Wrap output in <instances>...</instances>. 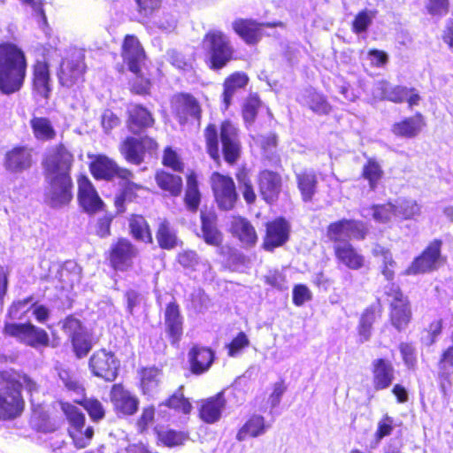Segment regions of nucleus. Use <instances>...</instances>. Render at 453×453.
<instances>
[{
  "label": "nucleus",
  "mask_w": 453,
  "mask_h": 453,
  "mask_svg": "<svg viewBox=\"0 0 453 453\" xmlns=\"http://www.w3.org/2000/svg\"><path fill=\"white\" fill-rule=\"evenodd\" d=\"M3 380L0 384V419H14L21 415L24 410V399L20 389L23 388L31 395L37 392V384L27 374L14 371H4L1 373Z\"/></svg>",
  "instance_id": "nucleus-1"
},
{
  "label": "nucleus",
  "mask_w": 453,
  "mask_h": 453,
  "mask_svg": "<svg viewBox=\"0 0 453 453\" xmlns=\"http://www.w3.org/2000/svg\"><path fill=\"white\" fill-rule=\"evenodd\" d=\"M27 60L21 49L12 43L0 44V90L10 95L23 86Z\"/></svg>",
  "instance_id": "nucleus-2"
},
{
  "label": "nucleus",
  "mask_w": 453,
  "mask_h": 453,
  "mask_svg": "<svg viewBox=\"0 0 453 453\" xmlns=\"http://www.w3.org/2000/svg\"><path fill=\"white\" fill-rule=\"evenodd\" d=\"M90 171L97 180H111L118 177L122 180V190L115 197V206L118 213L125 211V203L130 202L135 197L136 191L142 188V186L132 181L134 174L126 168H120L110 158L99 156L90 165Z\"/></svg>",
  "instance_id": "nucleus-3"
},
{
  "label": "nucleus",
  "mask_w": 453,
  "mask_h": 453,
  "mask_svg": "<svg viewBox=\"0 0 453 453\" xmlns=\"http://www.w3.org/2000/svg\"><path fill=\"white\" fill-rule=\"evenodd\" d=\"M203 47L206 50L209 66L212 70H220L234 59L235 50L231 39L220 30H209L203 39Z\"/></svg>",
  "instance_id": "nucleus-4"
},
{
  "label": "nucleus",
  "mask_w": 453,
  "mask_h": 453,
  "mask_svg": "<svg viewBox=\"0 0 453 453\" xmlns=\"http://www.w3.org/2000/svg\"><path fill=\"white\" fill-rule=\"evenodd\" d=\"M385 294L390 304V321L392 326L399 332L404 330L409 325L412 312L408 297L395 284L385 287Z\"/></svg>",
  "instance_id": "nucleus-5"
},
{
  "label": "nucleus",
  "mask_w": 453,
  "mask_h": 453,
  "mask_svg": "<svg viewBox=\"0 0 453 453\" xmlns=\"http://www.w3.org/2000/svg\"><path fill=\"white\" fill-rule=\"evenodd\" d=\"M4 332L16 338L18 342L34 349L48 347L50 336L48 333L32 323H6Z\"/></svg>",
  "instance_id": "nucleus-6"
},
{
  "label": "nucleus",
  "mask_w": 453,
  "mask_h": 453,
  "mask_svg": "<svg viewBox=\"0 0 453 453\" xmlns=\"http://www.w3.org/2000/svg\"><path fill=\"white\" fill-rule=\"evenodd\" d=\"M49 187L45 192V202L54 209L67 205L73 199V181L70 174L46 175Z\"/></svg>",
  "instance_id": "nucleus-7"
},
{
  "label": "nucleus",
  "mask_w": 453,
  "mask_h": 453,
  "mask_svg": "<svg viewBox=\"0 0 453 453\" xmlns=\"http://www.w3.org/2000/svg\"><path fill=\"white\" fill-rule=\"evenodd\" d=\"M367 227L358 220L341 219L327 226L326 236L334 244L349 242V239L364 240L367 234Z\"/></svg>",
  "instance_id": "nucleus-8"
},
{
  "label": "nucleus",
  "mask_w": 453,
  "mask_h": 453,
  "mask_svg": "<svg viewBox=\"0 0 453 453\" xmlns=\"http://www.w3.org/2000/svg\"><path fill=\"white\" fill-rule=\"evenodd\" d=\"M62 330L70 339L77 357L87 356L92 348V342L81 322L73 316H68L62 321Z\"/></svg>",
  "instance_id": "nucleus-9"
},
{
  "label": "nucleus",
  "mask_w": 453,
  "mask_h": 453,
  "mask_svg": "<svg viewBox=\"0 0 453 453\" xmlns=\"http://www.w3.org/2000/svg\"><path fill=\"white\" fill-rule=\"evenodd\" d=\"M211 188L220 210H232L238 199L235 184L231 177L213 173L211 177Z\"/></svg>",
  "instance_id": "nucleus-10"
},
{
  "label": "nucleus",
  "mask_w": 453,
  "mask_h": 453,
  "mask_svg": "<svg viewBox=\"0 0 453 453\" xmlns=\"http://www.w3.org/2000/svg\"><path fill=\"white\" fill-rule=\"evenodd\" d=\"M441 241L434 240L405 270L406 275L427 273L438 269L441 259Z\"/></svg>",
  "instance_id": "nucleus-11"
},
{
  "label": "nucleus",
  "mask_w": 453,
  "mask_h": 453,
  "mask_svg": "<svg viewBox=\"0 0 453 453\" xmlns=\"http://www.w3.org/2000/svg\"><path fill=\"white\" fill-rule=\"evenodd\" d=\"M84 55L81 51H75L61 63L58 77L63 87L71 88L83 81L85 73Z\"/></svg>",
  "instance_id": "nucleus-12"
},
{
  "label": "nucleus",
  "mask_w": 453,
  "mask_h": 453,
  "mask_svg": "<svg viewBox=\"0 0 453 453\" xmlns=\"http://www.w3.org/2000/svg\"><path fill=\"white\" fill-rule=\"evenodd\" d=\"M119 362L111 351L100 349L96 351L89 359L92 373L106 381H113L118 376Z\"/></svg>",
  "instance_id": "nucleus-13"
},
{
  "label": "nucleus",
  "mask_w": 453,
  "mask_h": 453,
  "mask_svg": "<svg viewBox=\"0 0 453 453\" xmlns=\"http://www.w3.org/2000/svg\"><path fill=\"white\" fill-rule=\"evenodd\" d=\"M73 161V155L64 145L52 148L43 162L46 175L70 174Z\"/></svg>",
  "instance_id": "nucleus-14"
},
{
  "label": "nucleus",
  "mask_w": 453,
  "mask_h": 453,
  "mask_svg": "<svg viewBox=\"0 0 453 453\" xmlns=\"http://www.w3.org/2000/svg\"><path fill=\"white\" fill-rule=\"evenodd\" d=\"M157 148L155 140L150 137L137 139L134 137H127L120 146L121 154L126 160L131 164L140 165L143 161L144 153L153 152Z\"/></svg>",
  "instance_id": "nucleus-15"
},
{
  "label": "nucleus",
  "mask_w": 453,
  "mask_h": 453,
  "mask_svg": "<svg viewBox=\"0 0 453 453\" xmlns=\"http://www.w3.org/2000/svg\"><path fill=\"white\" fill-rule=\"evenodd\" d=\"M220 141L225 160L234 164L240 157L241 145L238 129L230 121H224L220 127Z\"/></svg>",
  "instance_id": "nucleus-16"
},
{
  "label": "nucleus",
  "mask_w": 453,
  "mask_h": 453,
  "mask_svg": "<svg viewBox=\"0 0 453 453\" xmlns=\"http://www.w3.org/2000/svg\"><path fill=\"white\" fill-rule=\"evenodd\" d=\"M78 200L88 213H96L104 207V202L93 184L88 177L83 175L78 179Z\"/></svg>",
  "instance_id": "nucleus-17"
},
{
  "label": "nucleus",
  "mask_w": 453,
  "mask_h": 453,
  "mask_svg": "<svg viewBox=\"0 0 453 453\" xmlns=\"http://www.w3.org/2000/svg\"><path fill=\"white\" fill-rule=\"evenodd\" d=\"M173 112L182 124L185 123L189 117L200 118V106L198 102L190 95L179 94L172 99Z\"/></svg>",
  "instance_id": "nucleus-18"
},
{
  "label": "nucleus",
  "mask_w": 453,
  "mask_h": 453,
  "mask_svg": "<svg viewBox=\"0 0 453 453\" xmlns=\"http://www.w3.org/2000/svg\"><path fill=\"white\" fill-rule=\"evenodd\" d=\"M122 57L129 70L138 74L145 55L140 42L135 36H126L122 45Z\"/></svg>",
  "instance_id": "nucleus-19"
},
{
  "label": "nucleus",
  "mask_w": 453,
  "mask_h": 453,
  "mask_svg": "<svg viewBox=\"0 0 453 453\" xmlns=\"http://www.w3.org/2000/svg\"><path fill=\"white\" fill-rule=\"evenodd\" d=\"M127 128L134 134H141L146 128L152 127L155 122L151 112L140 104H131L127 108Z\"/></svg>",
  "instance_id": "nucleus-20"
},
{
  "label": "nucleus",
  "mask_w": 453,
  "mask_h": 453,
  "mask_svg": "<svg viewBox=\"0 0 453 453\" xmlns=\"http://www.w3.org/2000/svg\"><path fill=\"white\" fill-rule=\"evenodd\" d=\"M137 249L127 239H119L111 248V262L115 269L126 270L136 257Z\"/></svg>",
  "instance_id": "nucleus-21"
},
{
  "label": "nucleus",
  "mask_w": 453,
  "mask_h": 453,
  "mask_svg": "<svg viewBox=\"0 0 453 453\" xmlns=\"http://www.w3.org/2000/svg\"><path fill=\"white\" fill-rule=\"evenodd\" d=\"M33 164L32 149L15 147L5 154L4 167L11 173H21Z\"/></svg>",
  "instance_id": "nucleus-22"
},
{
  "label": "nucleus",
  "mask_w": 453,
  "mask_h": 453,
  "mask_svg": "<svg viewBox=\"0 0 453 453\" xmlns=\"http://www.w3.org/2000/svg\"><path fill=\"white\" fill-rule=\"evenodd\" d=\"M165 326L172 343H178L183 334V317L179 305L174 302L167 304L165 308Z\"/></svg>",
  "instance_id": "nucleus-23"
},
{
  "label": "nucleus",
  "mask_w": 453,
  "mask_h": 453,
  "mask_svg": "<svg viewBox=\"0 0 453 453\" xmlns=\"http://www.w3.org/2000/svg\"><path fill=\"white\" fill-rule=\"evenodd\" d=\"M288 225L283 219H278L268 223L264 241L265 250L272 251L276 247L283 245L288 239Z\"/></svg>",
  "instance_id": "nucleus-24"
},
{
  "label": "nucleus",
  "mask_w": 453,
  "mask_h": 453,
  "mask_svg": "<svg viewBox=\"0 0 453 453\" xmlns=\"http://www.w3.org/2000/svg\"><path fill=\"white\" fill-rule=\"evenodd\" d=\"M372 384L376 390L388 388L394 380L395 369L392 363L384 358L372 361Z\"/></svg>",
  "instance_id": "nucleus-25"
},
{
  "label": "nucleus",
  "mask_w": 453,
  "mask_h": 453,
  "mask_svg": "<svg viewBox=\"0 0 453 453\" xmlns=\"http://www.w3.org/2000/svg\"><path fill=\"white\" fill-rule=\"evenodd\" d=\"M258 180L262 197L269 203H273L280 193V176L274 172L265 170L260 173Z\"/></svg>",
  "instance_id": "nucleus-26"
},
{
  "label": "nucleus",
  "mask_w": 453,
  "mask_h": 453,
  "mask_svg": "<svg viewBox=\"0 0 453 453\" xmlns=\"http://www.w3.org/2000/svg\"><path fill=\"white\" fill-rule=\"evenodd\" d=\"M334 254L339 262L351 270L363 267L365 257L350 242H340L334 245Z\"/></svg>",
  "instance_id": "nucleus-27"
},
{
  "label": "nucleus",
  "mask_w": 453,
  "mask_h": 453,
  "mask_svg": "<svg viewBox=\"0 0 453 453\" xmlns=\"http://www.w3.org/2000/svg\"><path fill=\"white\" fill-rule=\"evenodd\" d=\"M410 89L404 86L392 85L386 81H378L372 95L378 99H386L394 103H403L408 97Z\"/></svg>",
  "instance_id": "nucleus-28"
},
{
  "label": "nucleus",
  "mask_w": 453,
  "mask_h": 453,
  "mask_svg": "<svg viewBox=\"0 0 453 453\" xmlns=\"http://www.w3.org/2000/svg\"><path fill=\"white\" fill-rule=\"evenodd\" d=\"M111 397L117 411L124 415H132L137 411L138 400L122 386L115 384L111 388Z\"/></svg>",
  "instance_id": "nucleus-29"
},
{
  "label": "nucleus",
  "mask_w": 453,
  "mask_h": 453,
  "mask_svg": "<svg viewBox=\"0 0 453 453\" xmlns=\"http://www.w3.org/2000/svg\"><path fill=\"white\" fill-rule=\"evenodd\" d=\"M214 359V353L211 349L194 346L188 352V361L191 372L202 374L209 370Z\"/></svg>",
  "instance_id": "nucleus-30"
},
{
  "label": "nucleus",
  "mask_w": 453,
  "mask_h": 453,
  "mask_svg": "<svg viewBox=\"0 0 453 453\" xmlns=\"http://www.w3.org/2000/svg\"><path fill=\"white\" fill-rule=\"evenodd\" d=\"M452 345L449 346L441 355L439 361V380L440 388L443 394H446L452 387L453 375V331L450 336Z\"/></svg>",
  "instance_id": "nucleus-31"
},
{
  "label": "nucleus",
  "mask_w": 453,
  "mask_h": 453,
  "mask_svg": "<svg viewBox=\"0 0 453 453\" xmlns=\"http://www.w3.org/2000/svg\"><path fill=\"white\" fill-rule=\"evenodd\" d=\"M270 427L271 425L265 423L263 416L254 414L240 428L236 434V439L239 441H243L249 437H259L265 434Z\"/></svg>",
  "instance_id": "nucleus-32"
},
{
  "label": "nucleus",
  "mask_w": 453,
  "mask_h": 453,
  "mask_svg": "<svg viewBox=\"0 0 453 453\" xmlns=\"http://www.w3.org/2000/svg\"><path fill=\"white\" fill-rule=\"evenodd\" d=\"M34 91L40 96L48 99L51 93L49 66L45 62H37L34 66Z\"/></svg>",
  "instance_id": "nucleus-33"
},
{
  "label": "nucleus",
  "mask_w": 453,
  "mask_h": 453,
  "mask_svg": "<svg viewBox=\"0 0 453 453\" xmlns=\"http://www.w3.org/2000/svg\"><path fill=\"white\" fill-rule=\"evenodd\" d=\"M263 24L250 19H238L232 24L234 31L247 43L254 44L261 37Z\"/></svg>",
  "instance_id": "nucleus-34"
},
{
  "label": "nucleus",
  "mask_w": 453,
  "mask_h": 453,
  "mask_svg": "<svg viewBox=\"0 0 453 453\" xmlns=\"http://www.w3.org/2000/svg\"><path fill=\"white\" fill-rule=\"evenodd\" d=\"M57 278L60 282V288L72 289L81 280V268L74 261H66L58 271Z\"/></svg>",
  "instance_id": "nucleus-35"
},
{
  "label": "nucleus",
  "mask_w": 453,
  "mask_h": 453,
  "mask_svg": "<svg viewBox=\"0 0 453 453\" xmlns=\"http://www.w3.org/2000/svg\"><path fill=\"white\" fill-rule=\"evenodd\" d=\"M423 126V117L418 113L395 123L391 130L396 136L413 138L420 133Z\"/></svg>",
  "instance_id": "nucleus-36"
},
{
  "label": "nucleus",
  "mask_w": 453,
  "mask_h": 453,
  "mask_svg": "<svg viewBox=\"0 0 453 453\" xmlns=\"http://www.w3.org/2000/svg\"><path fill=\"white\" fill-rule=\"evenodd\" d=\"M226 405L223 392L207 399L200 410V417L206 423H215L220 418L222 410Z\"/></svg>",
  "instance_id": "nucleus-37"
},
{
  "label": "nucleus",
  "mask_w": 453,
  "mask_h": 453,
  "mask_svg": "<svg viewBox=\"0 0 453 453\" xmlns=\"http://www.w3.org/2000/svg\"><path fill=\"white\" fill-rule=\"evenodd\" d=\"M217 219L213 213L201 212L202 237L211 246H219L222 242V234L217 228Z\"/></svg>",
  "instance_id": "nucleus-38"
},
{
  "label": "nucleus",
  "mask_w": 453,
  "mask_h": 453,
  "mask_svg": "<svg viewBox=\"0 0 453 453\" xmlns=\"http://www.w3.org/2000/svg\"><path fill=\"white\" fill-rule=\"evenodd\" d=\"M232 231L237 235L240 241L247 245H254L257 236L252 225L246 219L242 217L234 218L232 221Z\"/></svg>",
  "instance_id": "nucleus-39"
},
{
  "label": "nucleus",
  "mask_w": 453,
  "mask_h": 453,
  "mask_svg": "<svg viewBox=\"0 0 453 453\" xmlns=\"http://www.w3.org/2000/svg\"><path fill=\"white\" fill-rule=\"evenodd\" d=\"M248 76L243 73H234L226 79L224 82L223 103L226 109L230 104L233 96L237 90L244 88L248 83Z\"/></svg>",
  "instance_id": "nucleus-40"
},
{
  "label": "nucleus",
  "mask_w": 453,
  "mask_h": 453,
  "mask_svg": "<svg viewBox=\"0 0 453 453\" xmlns=\"http://www.w3.org/2000/svg\"><path fill=\"white\" fill-rule=\"evenodd\" d=\"M298 188L303 201H311L316 189L317 177L313 171H303L296 173Z\"/></svg>",
  "instance_id": "nucleus-41"
},
{
  "label": "nucleus",
  "mask_w": 453,
  "mask_h": 453,
  "mask_svg": "<svg viewBox=\"0 0 453 453\" xmlns=\"http://www.w3.org/2000/svg\"><path fill=\"white\" fill-rule=\"evenodd\" d=\"M361 215L365 218L372 217L376 222L386 223L394 216L395 217V204L387 203L373 205L370 208H363Z\"/></svg>",
  "instance_id": "nucleus-42"
},
{
  "label": "nucleus",
  "mask_w": 453,
  "mask_h": 453,
  "mask_svg": "<svg viewBox=\"0 0 453 453\" xmlns=\"http://www.w3.org/2000/svg\"><path fill=\"white\" fill-rule=\"evenodd\" d=\"M157 185L172 196H177L182 189V180L180 176L166 172H159L156 175Z\"/></svg>",
  "instance_id": "nucleus-43"
},
{
  "label": "nucleus",
  "mask_w": 453,
  "mask_h": 453,
  "mask_svg": "<svg viewBox=\"0 0 453 453\" xmlns=\"http://www.w3.org/2000/svg\"><path fill=\"white\" fill-rule=\"evenodd\" d=\"M157 240L162 249L171 250L177 244V236L174 229L167 220L159 223L157 232Z\"/></svg>",
  "instance_id": "nucleus-44"
},
{
  "label": "nucleus",
  "mask_w": 453,
  "mask_h": 453,
  "mask_svg": "<svg viewBox=\"0 0 453 453\" xmlns=\"http://www.w3.org/2000/svg\"><path fill=\"white\" fill-rule=\"evenodd\" d=\"M184 200L186 206L189 211H196L198 209L201 195L198 189L196 176L194 173L188 176L187 190Z\"/></svg>",
  "instance_id": "nucleus-45"
},
{
  "label": "nucleus",
  "mask_w": 453,
  "mask_h": 453,
  "mask_svg": "<svg viewBox=\"0 0 453 453\" xmlns=\"http://www.w3.org/2000/svg\"><path fill=\"white\" fill-rule=\"evenodd\" d=\"M31 127L36 139L41 141H47L53 139L56 132L50 123L46 118L35 117L31 119Z\"/></svg>",
  "instance_id": "nucleus-46"
},
{
  "label": "nucleus",
  "mask_w": 453,
  "mask_h": 453,
  "mask_svg": "<svg viewBox=\"0 0 453 453\" xmlns=\"http://www.w3.org/2000/svg\"><path fill=\"white\" fill-rule=\"evenodd\" d=\"M129 227L133 236L136 240H140L145 242H150L152 241L149 225L142 216H133L129 220Z\"/></svg>",
  "instance_id": "nucleus-47"
},
{
  "label": "nucleus",
  "mask_w": 453,
  "mask_h": 453,
  "mask_svg": "<svg viewBox=\"0 0 453 453\" xmlns=\"http://www.w3.org/2000/svg\"><path fill=\"white\" fill-rule=\"evenodd\" d=\"M61 410L72 426V430L81 432L84 427L85 416L75 405L69 403H60Z\"/></svg>",
  "instance_id": "nucleus-48"
},
{
  "label": "nucleus",
  "mask_w": 453,
  "mask_h": 453,
  "mask_svg": "<svg viewBox=\"0 0 453 453\" xmlns=\"http://www.w3.org/2000/svg\"><path fill=\"white\" fill-rule=\"evenodd\" d=\"M362 175L368 180L370 188L374 190L378 182L382 178L383 171L380 165L375 159L370 158L363 166Z\"/></svg>",
  "instance_id": "nucleus-49"
},
{
  "label": "nucleus",
  "mask_w": 453,
  "mask_h": 453,
  "mask_svg": "<svg viewBox=\"0 0 453 453\" xmlns=\"http://www.w3.org/2000/svg\"><path fill=\"white\" fill-rule=\"evenodd\" d=\"M374 321V311L372 309H366L361 316L358 326V334L360 342H367L371 338L372 327Z\"/></svg>",
  "instance_id": "nucleus-50"
},
{
  "label": "nucleus",
  "mask_w": 453,
  "mask_h": 453,
  "mask_svg": "<svg viewBox=\"0 0 453 453\" xmlns=\"http://www.w3.org/2000/svg\"><path fill=\"white\" fill-rule=\"evenodd\" d=\"M160 372L158 369L150 367L142 370L141 385L144 394L151 393L158 385Z\"/></svg>",
  "instance_id": "nucleus-51"
},
{
  "label": "nucleus",
  "mask_w": 453,
  "mask_h": 453,
  "mask_svg": "<svg viewBox=\"0 0 453 453\" xmlns=\"http://www.w3.org/2000/svg\"><path fill=\"white\" fill-rule=\"evenodd\" d=\"M306 103L314 112L327 114L330 111V105L325 97L314 90H307Z\"/></svg>",
  "instance_id": "nucleus-52"
},
{
  "label": "nucleus",
  "mask_w": 453,
  "mask_h": 453,
  "mask_svg": "<svg viewBox=\"0 0 453 453\" xmlns=\"http://www.w3.org/2000/svg\"><path fill=\"white\" fill-rule=\"evenodd\" d=\"M395 217L409 219L420 213V206L412 200H401L395 205Z\"/></svg>",
  "instance_id": "nucleus-53"
},
{
  "label": "nucleus",
  "mask_w": 453,
  "mask_h": 453,
  "mask_svg": "<svg viewBox=\"0 0 453 453\" xmlns=\"http://www.w3.org/2000/svg\"><path fill=\"white\" fill-rule=\"evenodd\" d=\"M204 136L206 140L207 151L209 155L214 160H219V134L216 126L209 125L204 131Z\"/></svg>",
  "instance_id": "nucleus-54"
},
{
  "label": "nucleus",
  "mask_w": 453,
  "mask_h": 453,
  "mask_svg": "<svg viewBox=\"0 0 453 453\" xmlns=\"http://www.w3.org/2000/svg\"><path fill=\"white\" fill-rule=\"evenodd\" d=\"M34 298L32 296L27 297L23 300L13 302L8 311L10 319H22L23 316L34 306Z\"/></svg>",
  "instance_id": "nucleus-55"
},
{
  "label": "nucleus",
  "mask_w": 453,
  "mask_h": 453,
  "mask_svg": "<svg viewBox=\"0 0 453 453\" xmlns=\"http://www.w3.org/2000/svg\"><path fill=\"white\" fill-rule=\"evenodd\" d=\"M165 405L184 414L189 413L192 409L191 403L184 397L181 388L167 399Z\"/></svg>",
  "instance_id": "nucleus-56"
},
{
  "label": "nucleus",
  "mask_w": 453,
  "mask_h": 453,
  "mask_svg": "<svg viewBox=\"0 0 453 453\" xmlns=\"http://www.w3.org/2000/svg\"><path fill=\"white\" fill-rule=\"evenodd\" d=\"M237 180L239 183V188L242 193L244 200L248 203H252L256 200V194L254 192V188L252 183L248 177L247 173L244 172L239 173L237 174Z\"/></svg>",
  "instance_id": "nucleus-57"
},
{
  "label": "nucleus",
  "mask_w": 453,
  "mask_h": 453,
  "mask_svg": "<svg viewBox=\"0 0 453 453\" xmlns=\"http://www.w3.org/2000/svg\"><path fill=\"white\" fill-rule=\"evenodd\" d=\"M158 436L160 441L168 447L181 445L188 439L184 433L174 430L160 432Z\"/></svg>",
  "instance_id": "nucleus-58"
},
{
  "label": "nucleus",
  "mask_w": 453,
  "mask_h": 453,
  "mask_svg": "<svg viewBox=\"0 0 453 453\" xmlns=\"http://www.w3.org/2000/svg\"><path fill=\"white\" fill-rule=\"evenodd\" d=\"M261 104L259 98L257 96H250L243 105L242 115L246 122L251 124L257 113V110Z\"/></svg>",
  "instance_id": "nucleus-59"
},
{
  "label": "nucleus",
  "mask_w": 453,
  "mask_h": 453,
  "mask_svg": "<svg viewBox=\"0 0 453 453\" xmlns=\"http://www.w3.org/2000/svg\"><path fill=\"white\" fill-rule=\"evenodd\" d=\"M202 258L193 250H185L178 255V262L186 270L194 272Z\"/></svg>",
  "instance_id": "nucleus-60"
},
{
  "label": "nucleus",
  "mask_w": 453,
  "mask_h": 453,
  "mask_svg": "<svg viewBox=\"0 0 453 453\" xmlns=\"http://www.w3.org/2000/svg\"><path fill=\"white\" fill-rule=\"evenodd\" d=\"M265 280L279 290H286L288 288L286 276L279 270H270L265 276Z\"/></svg>",
  "instance_id": "nucleus-61"
},
{
  "label": "nucleus",
  "mask_w": 453,
  "mask_h": 453,
  "mask_svg": "<svg viewBox=\"0 0 453 453\" xmlns=\"http://www.w3.org/2000/svg\"><path fill=\"white\" fill-rule=\"evenodd\" d=\"M250 344V341L247 335L241 332L234 337L232 342L226 346L228 349V355L232 357H237L241 351L248 347Z\"/></svg>",
  "instance_id": "nucleus-62"
},
{
  "label": "nucleus",
  "mask_w": 453,
  "mask_h": 453,
  "mask_svg": "<svg viewBox=\"0 0 453 453\" xmlns=\"http://www.w3.org/2000/svg\"><path fill=\"white\" fill-rule=\"evenodd\" d=\"M427 12L432 16L442 17L449 12L448 0H427L426 4Z\"/></svg>",
  "instance_id": "nucleus-63"
},
{
  "label": "nucleus",
  "mask_w": 453,
  "mask_h": 453,
  "mask_svg": "<svg viewBox=\"0 0 453 453\" xmlns=\"http://www.w3.org/2000/svg\"><path fill=\"white\" fill-rule=\"evenodd\" d=\"M83 407L93 420H99L104 417V407L96 399H86L83 403Z\"/></svg>",
  "instance_id": "nucleus-64"
}]
</instances>
